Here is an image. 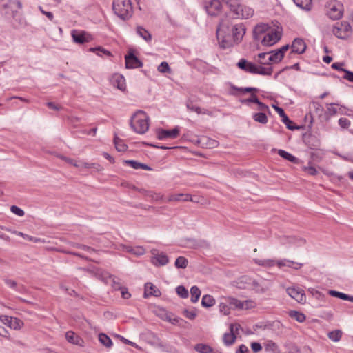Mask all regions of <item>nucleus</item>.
<instances>
[{"mask_svg":"<svg viewBox=\"0 0 353 353\" xmlns=\"http://www.w3.org/2000/svg\"><path fill=\"white\" fill-rule=\"evenodd\" d=\"M229 8V14L233 19H248L252 17L254 10L252 8L238 1H232L225 3Z\"/></svg>","mask_w":353,"mask_h":353,"instance_id":"f257e3e1","label":"nucleus"},{"mask_svg":"<svg viewBox=\"0 0 353 353\" xmlns=\"http://www.w3.org/2000/svg\"><path fill=\"white\" fill-rule=\"evenodd\" d=\"M149 118L145 112L138 110L131 118L130 125L138 134L145 133L149 128Z\"/></svg>","mask_w":353,"mask_h":353,"instance_id":"f03ea898","label":"nucleus"},{"mask_svg":"<svg viewBox=\"0 0 353 353\" xmlns=\"http://www.w3.org/2000/svg\"><path fill=\"white\" fill-rule=\"evenodd\" d=\"M112 9L122 20H128L132 16L133 8L130 0H113Z\"/></svg>","mask_w":353,"mask_h":353,"instance_id":"7ed1b4c3","label":"nucleus"},{"mask_svg":"<svg viewBox=\"0 0 353 353\" xmlns=\"http://www.w3.org/2000/svg\"><path fill=\"white\" fill-rule=\"evenodd\" d=\"M254 261L259 265L263 267H272L276 264L279 268L288 266L290 268L292 267L295 270H299L303 266V263H296L286 259L280 261H275L272 259H255Z\"/></svg>","mask_w":353,"mask_h":353,"instance_id":"20e7f679","label":"nucleus"},{"mask_svg":"<svg viewBox=\"0 0 353 353\" xmlns=\"http://www.w3.org/2000/svg\"><path fill=\"white\" fill-rule=\"evenodd\" d=\"M327 16L332 20H338L343 16V6L337 1H330L325 4Z\"/></svg>","mask_w":353,"mask_h":353,"instance_id":"39448f33","label":"nucleus"},{"mask_svg":"<svg viewBox=\"0 0 353 353\" xmlns=\"http://www.w3.org/2000/svg\"><path fill=\"white\" fill-rule=\"evenodd\" d=\"M260 65H271L273 63H279L283 59L277 50H272L269 52H261L258 54Z\"/></svg>","mask_w":353,"mask_h":353,"instance_id":"423d86ee","label":"nucleus"},{"mask_svg":"<svg viewBox=\"0 0 353 353\" xmlns=\"http://www.w3.org/2000/svg\"><path fill=\"white\" fill-rule=\"evenodd\" d=\"M226 26L224 21H222L216 30L217 39L219 40V46L223 49H226L232 47L234 44V40H232L230 36H225V29Z\"/></svg>","mask_w":353,"mask_h":353,"instance_id":"0eeeda50","label":"nucleus"},{"mask_svg":"<svg viewBox=\"0 0 353 353\" xmlns=\"http://www.w3.org/2000/svg\"><path fill=\"white\" fill-rule=\"evenodd\" d=\"M352 30L351 26L347 21L337 23L332 29L333 34L339 39H346Z\"/></svg>","mask_w":353,"mask_h":353,"instance_id":"6e6552de","label":"nucleus"},{"mask_svg":"<svg viewBox=\"0 0 353 353\" xmlns=\"http://www.w3.org/2000/svg\"><path fill=\"white\" fill-rule=\"evenodd\" d=\"M272 286L270 280L261 278L258 280H253L251 282V288L256 293L265 294L268 292Z\"/></svg>","mask_w":353,"mask_h":353,"instance_id":"1a4fd4ad","label":"nucleus"},{"mask_svg":"<svg viewBox=\"0 0 353 353\" xmlns=\"http://www.w3.org/2000/svg\"><path fill=\"white\" fill-rule=\"evenodd\" d=\"M151 263L155 266L165 265L169 262L168 256L163 252H159L158 250H151Z\"/></svg>","mask_w":353,"mask_h":353,"instance_id":"9d476101","label":"nucleus"},{"mask_svg":"<svg viewBox=\"0 0 353 353\" xmlns=\"http://www.w3.org/2000/svg\"><path fill=\"white\" fill-rule=\"evenodd\" d=\"M71 35L73 41L79 44H83L92 40L91 34L83 30H73Z\"/></svg>","mask_w":353,"mask_h":353,"instance_id":"9b49d317","label":"nucleus"},{"mask_svg":"<svg viewBox=\"0 0 353 353\" xmlns=\"http://www.w3.org/2000/svg\"><path fill=\"white\" fill-rule=\"evenodd\" d=\"M281 39L279 32L271 30L268 31L261 39V43L265 46H272Z\"/></svg>","mask_w":353,"mask_h":353,"instance_id":"f8f14e48","label":"nucleus"},{"mask_svg":"<svg viewBox=\"0 0 353 353\" xmlns=\"http://www.w3.org/2000/svg\"><path fill=\"white\" fill-rule=\"evenodd\" d=\"M286 291L288 295L297 302L300 303L306 302V296L303 290L299 288L290 287L287 288Z\"/></svg>","mask_w":353,"mask_h":353,"instance_id":"ddd939ff","label":"nucleus"},{"mask_svg":"<svg viewBox=\"0 0 353 353\" xmlns=\"http://www.w3.org/2000/svg\"><path fill=\"white\" fill-rule=\"evenodd\" d=\"M345 109V107L337 103H331L327 104V110L325 112V117L326 120L330 119L332 117H334L337 113L343 114V110Z\"/></svg>","mask_w":353,"mask_h":353,"instance_id":"4468645a","label":"nucleus"},{"mask_svg":"<svg viewBox=\"0 0 353 353\" xmlns=\"http://www.w3.org/2000/svg\"><path fill=\"white\" fill-rule=\"evenodd\" d=\"M206 12L209 15L216 16L221 10V3L219 0H211L205 6Z\"/></svg>","mask_w":353,"mask_h":353,"instance_id":"2eb2a0df","label":"nucleus"},{"mask_svg":"<svg viewBox=\"0 0 353 353\" xmlns=\"http://www.w3.org/2000/svg\"><path fill=\"white\" fill-rule=\"evenodd\" d=\"M179 127L176 126L171 130L161 129L157 132V137L160 140L165 139L168 138L174 139L179 134Z\"/></svg>","mask_w":353,"mask_h":353,"instance_id":"dca6fc26","label":"nucleus"},{"mask_svg":"<svg viewBox=\"0 0 353 353\" xmlns=\"http://www.w3.org/2000/svg\"><path fill=\"white\" fill-rule=\"evenodd\" d=\"M125 59L127 68H138L143 66V63L132 52L125 55Z\"/></svg>","mask_w":353,"mask_h":353,"instance_id":"f3484780","label":"nucleus"},{"mask_svg":"<svg viewBox=\"0 0 353 353\" xmlns=\"http://www.w3.org/2000/svg\"><path fill=\"white\" fill-rule=\"evenodd\" d=\"M232 32L234 42L238 43L245 33V28L242 23L236 24L232 26Z\"/></svg>","mask_w":353,"mask_h":353,"instance_id":"a211bd4d","label":"nucleus"},{"mask_svg":"<svg viewBox=\"0 0 353 353\" xmlns=\"http://www.w3.org/2000/svg\"><path fill=\"white\" fill-rule=\"evenodd\" d=\"M228 303L231 307L238 309H248L253 305V302L251 301H241L234 298H228Z\"/></svg>","mask_w":353,"mask_h":353,"instance_id":"6ab92c4d","label":"nucleus"},{"mask_svg":"<svg viewBox=\"0 0 353 353\" xmlns=\"http://www.w3.org/2000/svg\"><path fill=\"white\" fill-rule=\"evenodd\" d=\"M291 48L292 52L300 54H303L305 51L306 45L302 39L296 38L293 41Z\"/></svg>","mask_w":353,"mask_h":353,"instance_id":"aec40b11","label":"nucleus"},{"mask_svg":"<svg viewBox=\"0 0 353 353\" xmlns=\"http://www.w3.org/2000/svg\"><path fill=\"white\" fill-rule=\"evenodd\" d=\"M168 202L179 201H192L194 202L192 196L189 194H171L167 198Z\"/></svg>","mask_w":353,"mask_h":353,"instance_id":"412c9836","label":"nucleus"},{"mask_svg":"<svg viewBox=\"0 0 353 353\" xmlns=\"http://www.w3.org/2000/svg\"><path fill=\"white\" fill-rule=\"evenodd\" d=\"M237 66L241 70L252 74L254 72L256 64L249 62L245 59H241L237 63Z\"/></svg>","mask_w":353,"mask_h":353,"instance_id":"4be33fe9","label":"nucleus"},{"mask_svg":"<svg viewBox=\"0 0 353 353\" xmlns=\"http://www.w3.org/2000/svg\"><path fill=\"white\" fill-rule=\"evenodd\" d=\"M66 340L72 344L82 346L83 341L78 335L72 331H68L65 333Z\"/></svg>","mask_w":353,"mask_h":353,"instance_id":"5701e85b","label":"nucleus"},{"mask_svg":"<svg viewBox=\"0 0 353 353\" xmlns=\"http://www.w3.org/2000/svg\"><path fill=\"white\" fill-rule=\"evenodd\" d=\"M159 296L161 295V292L159 290L157 289L155 286L153 285L151 283H148L145 284V290L144 292L143 296L145 298L148 297L149 296Z\"/></svg>","mask_w":353,"mask_h":353,"instance_id":"b1692460","label":"nucleus"},{"mask_svg":"<svg viewBox=\"0 0 353 353\" xmlns=\"http://www.w3.org/2000/svg\"><path fill=\"white\" fill-rule=\"evenodd\" d=\"M112 83L114 86L117 87L121 90H124L126 88L125 80L123 76L120 74H115L113 76Z\"/></svg>","mask_w":353,"mask_h":353,"instance_id":"393cba45","label":"nucleus"},{"mask_svg":"<svg viewBox=\"0 0 353 353\" xmlns=\"http://www.w3.org/2000/svg\"><path fill=\"white\" fill-rule=\"evenodd\" d=\"M252 74H261L265 76H270L272 74L273 68L271 66L265 67L263 65L255 66V70H254Z\"/></svg>","mask_w":353,"mask_h":353,"instance_id":"a878e982","label":"nucleus"},{"mask_svg":"<svg viewBox=\"0 0 353 353\" xmlns=\"http://www.w3.org/2000/svg\"><path fill=\"white\" fill-rule=\"evenodd\" d=\"M268 30V26L266 24L257 25L254 29V37L256 40L261 39V35Z\"/></svg>","mask_w":353,"mask_h":353,"instance_id":"bb28decb","label":"nucleus"},{"mask_svg":"<svg viewBox=\"0 0 353 353\" xmlns=\"http://www.w3.org/2000/svg\"><path fill=\"white\" fill-rule=\"evenodd\" d=\"M124 163L130 165L135 170L143 169L145 170H152V168L146 164L134 161V160H125Z\"/></svg>","mask_w":353,"mask_h":353,"instance_id":"cd10ccee","label":"nucleus"},{"mask_svg":"<svg viewBox=\"0 0 353 353\" xmlns=\"http://www.w3.org/2000/svg\"><path fill=\"white\" fill-rule=\"evenodd\" d=\"M186 106L190 111L195 112L199 114H210V112L208 110L196 106L192 101H188Z\"/></svg>","mask_w":353,"mask_h":353,"instance_id":"c85d7f7f","label":"nucleus"},{"mask_svg":"<svg viewBox=\"0 0 353 353\" xmlns=\"http://www.w3.org/2000/svg\"><path fill=\"white\" fill-rule=\"evenodd\" d=\"M328 294L334 297H337L339 299H341L342 300L349 301L351 302H353V296H350L348 294H346L343 292H340L336 290H329Z\"/></svg>","mask_w":353,"mask_h":353,"instance_id":"c756f323","label":"nucleus"},{"mask_svg":"<svg viewBox=\"0 0 353 353\" xmlns=\"http://www.w3.org/2000/svg\"><path fill=\"white\" fill-rule=\"evenodd\" d=\"M264 350L267 353H279L278 345L272 341H268L264 343Z\"/></svg>","mask_w":353,"mask_h":353,"instance_id":"7c9ffc66","label":"nucleus"},{"mask_svg":"<svg viewBox=\"0 0 353 353\" xmlns=\"http://www.w3.org/2000/svg\"><path fill=\"white\" fill-rule=\"evenodd\" d=\"M294 3L301 9L310 11L312 7V0H293Z\"/></svg>","mask_w":353,"mask_h":353,"instance_id":"2f4dec72","label":"nucleus"},{"mask_svg":"<svg viewBox=\"0 0 353 353\" xmlns=\"http://www.w3.org/2000/svg\"><path fill=\"white\" fill-rule=\"evenodd\" d=\"M137 34L147 42H149L152 40L151 34L142 26L137 27Z\"/></svg>","mask_w":353,"mask_h":353,"instance_id":"473e14b6","label":"nucleus"},{"mask_svg":"<svg viewBox=\"0 0 353 353\" xmlns=\"http://www.w3.org/2000/svg\"><path fill=\"white\" fill-rule=\"evenodd\" d=\"M3 281L9 288L14 290L17 292H21L24 290L23 285H19L14 280L4 278Z\"/></svg>","mask_w":353,"mask_h":353,"instance_id":"72a5a7b5","label":"nucleus"},{"mask_svg":"<svg viewBox=\"0 0 353 353\" xmlns=\"http://www.w3.org/2000/svg\"><path fill=\"white\" fill-rule=\"evenodd\" d=\"M288 315L292 319H295L299 323H303L305 321L306 316L302 312L296 310H290L288 312Z\"/></svg>","mask_w":353,"mask_h":353,"instance_id":"f704fd0d","label":"nucleus"},{"mask_svg":"<svg viewBox=\"0 0 353 353\" xmlns=\"http://www.w3.org/2000/svg\"><path fill=\"white\" fill-rule=\"evenodd\" d=\"M215 299L211 295L205 294L202 297L201 305L204 307H212L215 304Z\"/></svg>","mask_w":353,"mask_h":353,"instance_id":"c9c22d12","label":"nucleus"},{"mask_svg":"<svg viewBox=\"0 0 353 353\" xmlns=\"http://www.w3.org/2000/svg\"><path fill=\"white\" fill-rule=\"evenodd\" d=\"M278 154L282 158H283L292 163H297L299 161V159L296 157L293 156L292 154H291L290 153H289L285 150H279L278 151Z\"/></svg>","mask_w":353,"mask_h":353,"instance_id":"e433bc0d","label":"nucleus"},{"mask_svg":"<svg viewBox=\"0 0 353 353\" xmlns=\"http://www.w3.org/2000/svg\"><path fill=\"white\" fill-rule=\"evenodd\" d=\"M236 339V334L231 331L229 333H225L223 337V343L225 345H231Z\"/></svg>","mask_w":353,"mask_h":353,"instance_id":"4c0bfd02","label":"nucleus"},{"mask_svg":"<svg viewBox=\"0 0 353 353\" xmlns=\"http://www.w3.org/2000/svg\"><path fill=\"white\" fill-rule=\"evenodd\" d=\"M99 341L105 347L110 348L112 346V341L111 339L105 334L101 333L99 334Z\"/></svg>","mask_w":353,"mask_h":353,"instance_id":"58836bf2","label":"nucleus"},{"mask_svg":"<svg viewBox=\"0 0 353 353\" xmlns=\"http://www.w3.org/2000/svg\"><path fill=\"white\" fill-rule=\"evenodd\" d=\"M194 350L199 353H212V348L208 345L203 343H198L195 345Z\"/></svg>","mask_w":353,"mask_h":353,"instance_id":"ea45409f","label":"nucleus"},{"mask_svg":"<svg viewBox=\"0 0 353 353\" xmlns=\"http://www.w3.org/2000/svg\"><path fill=\"white\" fill-rule=\"evenodd\" d=\"M190 294H191V301L192 303H196L201 296V290L199 288L194 285L190 289Z\"/></svg>","mask_w":353,"mask_h":353,"instance_id":"a19ab883","label":"nucleus"},{"mask_svg":"<svg viewBox=\"0 0 353 353\" xmlns=\"http://www.w3.org/2000/svg\"><path fill=\"white\" fill-rule=\"evenodd\" d=\"M342 332L339 330H334L328 333V337L334 342H338L341 340Z\"/></svg>","mask_w":353,"mask_h":353,"instance_id":"79ce46f5","label":"nucleus"},{"mask_svg":"<svg viewBox=\"0 0 353 353\" xmlns=\"http://www.w3.org/2000/svg\"><path fill=\"white\" fill-rule=\"evenodd\" d=\"M253 119L262 124H265L268 122V117L264 112L255 113L253 115Z\"/></svg>","mask_w":353,"mask_h":353,"instance_id":"37998d69","label":"nucleus"},{"mask_svg":"<svg viewBox=\"0 0 353 353\" xmlns=\"http://www.w3.org/2000/svg\"><path fill=\"white\" fill-rule=\"evenodd\" d=\"M23 325V323L22 321L16 317H12V319H10V325L9 327L14 330H18L20 329Z\"/></svg>","mask_w":353,"mask_h":353,"instance_id":"c03bdc74","label":"nucleus"},{"mask_svg":"<svg viewBox=\"0 0 353 353\" xmlns=\"http://www.w3.org/2000/svg\"><path fill=\"white\" fill-rule=\"evenodd\" d=\"M114 143L116 149L119 152H124L128 148V146L125 144H124L123 143V141L120 139H119L118 137H114Z\"/></svg>","mask_w":353,"mask_h":353,"instance_id":"a18cd8bd","label":"nucleus"},{"mask_svg":"<svg viewBox=\"0 0 353 353\" xmlns=\"http://www.w3.org/2000/svg\"><path fill=\"white\" fill-rule=\"evenodd\" d=\"M188 261L186 258L183 256H179L175 261V266L177 268H185L188 265Z\"/></svg>","mask_w":353,"mask_h":353,"instance_id":"49530a36","label":"nucleus"},{"mask_svg":"<svg viewBox=\"0 0 353 353\" xmlns=\"http://www.w3.org/2000/svg\"><path fill=\"white\" fill-rule=\"evenodd\" d=\"M272 107L275 110V111L279 114V116L282 118V119H281L282 122H283V121L289 122V118L287 116V114L285 113L283 108H281L277 105H272Z\"/></svg>","mask_w":353,"mask_h":353,"instance_id":"de8ad7c7","label":"nucleus"},{"mask_svg":"<svg viewBox=\"0 0 353 353\" xmlns=\"http://www.w3.org/2000/svg\"><path fill=\"white\" fill-rule=\"evenodd\" d=\"M177 294L183 299L188 297L189 293L188 290L183 285H179L176 288Z\"/></svg>","mask_w":353,"mask_h":353,"instance_id":"09e8293b","label":"nucleus"},{"mask_svg":"<svg viewBox=\"0 0 353 353\" xmlns=\"http://www.w3.org/2000/svg\"><path fill=\"white\" fill-rule=\"evenodd\" d=\"M112 281V286L114 290H120L122 287L121 281L119 278L115 276H110V277Z\"/></svg>","mask_w":353,"mask_h":353,"instance_id":"8fccbe9b","label":"nucleus"},{"mask_svg":"<svg viewBox=\"0 0 353 353\" xmlns=\"http://www.w3.org/2000/svg\"><path fill=\"white\" fill-rule=\"evenodd\" d=\"M232 89L234 90L239 91L241 92H257L258 89L252 87H247V88H238L235 85L232 86Z\"/></svg>","mask_w":353,"mask_h":353,"instance_id":"3c124183","label":"nucleus"},{"mask_svg":"<svg viewBox=\"0 0 353 353\" xmlns=\"http://www.w3.org/2000/svg\"><path fill=\"white\" fill-rule=\"evenodd\" d=\"M259 102V99L255 94H251V96L249 99H242L241 100V103L243 104L248 105L250 103H257Z\"/></svg>","mask_w":353,"mask_h":353,"instance_id":"603ef678","label":"nucleus"},{"mask_svg":"<svg viewBox=\"0 0 353 353\" xmlns=\"http://www.w3.org/2000/svg\"><path fill=\"white\" fill-rule=\"evenodd\" d=\"M158 71L161 73H166L170 72V68L168 63L165 61L162 62L157 68Z\"/></svg>","mask_w":353,"mask_h":353,"instance_id":"864d4df0","label":"nucleus"},{"mask_svg":"<svg viewBox=\"0 0 353 353\" xmlns=\"http://www.w3.org/2000/svg\"><path fill=\"white\" fill-rule=\"evenodd\" d=\"M79 164H80V167H83L85 168H93L96 170H99V168L101 167L99 164L92 163H85V162H78Z\"/></svg>","mask_w":353,"mask_h":353,"instance_id":"5fc2aeb1","label":"nucleus"},{"mask_svg":"<svg viewBox=\"0 0 353 353\" xmlns=\"http://www.w3.org/2000/svg\"><path fill=\"white\" fill-rule=\"evenodd\" d=\"M59 157L60 159H61L62 160L65 161L66 163H69L70 165H72L74 167L80 168V164H79L78 162H77L76 161H74L72 159L63 156V155H59Z\"/></svg>","mask_w":353,"mask_h":353,"instance_id":"6e6d98bb","label":"nucleus"},{"mask_svg":"<svg viewBox=\"0 0 353 353\" xmlns=\"http://www.w3.org/2000/svg\"><path fill=\"white\" fill-rule=\"evenodd\" d=\"M289 242L294 243L298 246H301L305 243V240L303 239H298L294 236L290 237Z\"/></svg>","mask_w":353,"mask_h":353,"instance_id":"4d7b16f0","label":"nucleus"},{"mask_svg":"<svg viewBox=\"0 0 353 353\" xmlns=\"http://www.w3.org/2000/svg\"><path fill=\"white\" fill-rule=\"evenodd\" d=\"M228 300L227 301V303H221L219 305V310L221 313H223L225 315H227L230 313V307L228 305Z\"/></svg>","mask_w":353,"mask_h":353,"instance_id":"13d9d810","label":"nucleus"},{"mask_svg":"<svg viewBox=\"0 0 353 353\" xmlns=\"http://www.w3.org/2000/svg\"><path fill=\"white\" fill-rule=\"evenodd\" d=\"M339 125L342 128H347L350 125V121L345 117L340 118L339 120Z\"/></svg>","mask_w":353,"mask_h":353,"instance_id":"bf43d9fd","label":"nucleus"},{"mask_svg":"<svg viewBox=\"0 0 353 353\" xmlns=\"http://www.w3.org/2000/svg\"><path fill=\"white\" fill-rule=\"evenodd\" d=\"M10 210L12 213L15 214L19 216H23L25 214L24 211L21 208L16 205H12L10 208Z\"/></svg>","mask_w":353,"mask_h":353,"instance_id":"052dcab7","label":"nucleus"},{"mask_svg":"<svg viewBox=\"0 0 353 353\" xmlns=\"http://www.w3.org/2000/svg\"><path fill=\"white\" fill-rule=\"evenodd\" d=\"M89 50L90 52H97V51H99V52H101L104 54L108 55V56H111L112 55V54H111V52L110 51L103 48L101 46H98V47H96V48H90Z\"/></svg>","mask_w":353,"mask_h":353,"instance_id":"680f3d73","label":"nucleus"},{"mask_svg":"<svg viewBox=\"0 0 353 353\" xmlns=\"http://www.w3.org/2000/svg\"><path fill=\"white\" fill-rule=\"evenodd\" d=\"M183 314L185 315V316L190 320H193L195 319V317L196 316V313L194 310H185L183 311Z\"/></svg>","mask_w":353,"mask_h":353,"instance_id":"e2e57ef3","label":"nucleus"},{"mask_svg":"<svg viewBox=\"0 0 353 353\" xmlns=\"http://www.w3.org/2000/svg\"><path fill=\"white\" fill-rule=\"evenodd\" d=\"M344 75L343 78L353 83V72L347 70H343Z\"/></svg>","mask_w":353,"mask_h":353,"instance_id":"0e129e2a","label":"nucleus"},{"mask_svg":"<svg viewBox=\"0 0 353 353\" xmlns=\"http://www.w3.org/2000/svg\"><path fill=\"white\" fill-rule=\"evenodd\" d=\"M258 105V110L262 112H269L270 109L269 107L265 105V103L261 102L259 100V102L256 103Z\"/></svg>","mask_w":353,"mask_h":353,"instance_id":"69168bd1","label":"nucleus"},{"mask_svg":"<svg viewBox=\"0 0 353 353\" xmlns=\"http://www.w3.org/2000/svg\"><path fill=\"white\" fill-rule=\"evenodd\" d=\"M304 170L312 176H314L318 173L316 169L313 166L305 167Z\"/></svg>","mask_w":353,"mask_h":353,"instance_id":"338daca9","label":"nucleus"},{"mask_svg":"<svg viewBox=\"0 0 353 353\" xmlns=\"http://www.w3.org/2000/svg\"><path fill=\"white\" fill-rule=\"evenodd\" d=\"M248 352H249L248 348L244 344L241 345L236 352V353H248Z\"/></svg>","mask_w":353,"mask_h":353,"instance_id":"774afa93","label":"nucleus"}]
</instances>
